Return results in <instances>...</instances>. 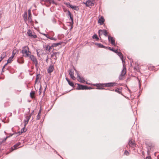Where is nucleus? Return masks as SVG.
Returning <instances> with one entry per match:
<instances>
[{"label":"nucleus","mask_w":159,"mask_h":159,"mask_svg":"<svg viewBox=\"0 0 159 159\" xmlns=\"http://www.w3.org/2000/svg\"><path fill=\"white\" fill-rule=\"evenodd\" d=\"M21 52L23 56L27 57H29L31 54V52L29 51L28 47L27 46L23 47Z\"/></svg>","instance_id":"nucleus-1"},{"label":"nucleus","mask_w":159,"mask_h":159,"mask_svg":"<svg viewBox=\"0 0 159 159\" xmlns=\"http://www.w3.org/2000/svg\"><path fill=\"white\" fill-rule=\"evenodd\" d=\"M95 3V0H89L86 2H83V3L85 4L87 7H89L94 6Z\"/></svg>","instance_id":"nucleus-2"},{"label":"nucleus","mask_w":159,"mask_h":159,"mask_svg":"<svg viewBox=\"0 0 159 159\" xmlns=\"http://www.w3.org/2000/svg\"><path fill=\"white\" fill-rule=\"evenodd\" d=\"M30 60L35 64V66L37 67L38 66V63L36 58L33 55H30L28 57Z\"/></svg>","instance_id":"nucleus-3"},{"label":"nucleus","mask_w":159,"mask_h":159,"mask_svg":"<svg viewBox=\"0 0 159 159\" xmlns=\"http://www.w3.org/2000/svg\"><path fill=\"white\" fill-rule=\"evenodd\" d=\"M126 73V69L124 63H123V68L120 75L119 76V78L120 79H122L123 77L125 75Z\"/></svg>","instance_id":"nucleus-4"},{"label":"nucleus","mask_w":159,"mask_h":159,"mask_svg":"<svg viewBox=\"0 0 159 159\" xmlns=\"http://www.w3.org/2000/svg\"><path fill=\"white\" fill-rule=\"evenodd\" d=\"M78 85V86L77 87L76 89L78 90H80V89H91L92 88L91 87H88L86 86H84L81 85H80L79 84H77Z\"/></svg>","instance_id":"nucleus-5"},{"label":"nucleus","mask_w":159,"mask_h":159,"mask_svg":"<svg viewBox=\"0 0 159 159\" xmlns=\"http://www.w3.org/2000/svg\"><path fill=\"white\" fill-rule=\"evenodd\" d=\"M108 40L114 46H115V40L113 37H111V36L108 35Z\"/></svg>","instance_id":"nucleus-6"},{"label":"nucleus","mask_w":159,"mask_h":159,"mask_svg":"<svg viewBox=\"0 0 159 159\" xmlns=\"http://www.w3.org/2000/svg\"><path fill=\"white\" fill-rule=\"evenodd\" d=\"M32 115V113L30 114L28 116H26L25 117L26 119L24 120L25 124L24 126H25L28 124L29 121Z\"/></svg>","instance_id":"nucleus-7"},{"label":"nucleus","mask_w":159,"mask_h":159,"mask_svg":"<svg viewBox=\"0 0 159 159\" xmlns=\"http://www.w3.org/2000/svg\"><path fill=\"white\" fill-rule=\"evenodd\" d=\"M27 34L28 35L32 38H36L37 37V36L36 35H33L31 30H28Z\"/></svg>","instance_id":"nucleus-8"},{"label":"nucleus","mask_w":159,"mask_h":159,"mask_svg":"<svg viewBox=\"0 0 159 159\" xmlns=\"http://www.w3.org/2000/svg\"><path fill=\"white\" fill-rule=\"evenodd\" d=\"M128 144L130 147L133 148L135 147L136 145L134 141L132 139L129 140Z\"/></svg>","instance_id":"nucleus-9"},{"label":"nucleus","mask_w":159,"mask_h":159,"mask_svg":"<svg viewBox=\"0 0 159 159\" xmlns=\"http://www.w3.org/2000/svg\"><path fill=\"white\" fill-rule=\"evenodd\" d=\"M69 73L70 77L73 80H75L76 79V78L74 76V71L72 70L71 69H70L69 71Z\"/></svg>","instance_id":"nucleus-10"},{"label":"nucleus","mask_w":159,"mask_h":159,"mask_svg":"<svg viewBox=\"0 0 159 159\" xmlns=\"http://www.w3.org/2000/svg\"><path fill=\"white\" fill-rule=\"evenodd\" d=\"M98 32L99 35L101 33H102V34H103L106 37L107 36V31L105 30H98Z\"/></svg>","instance_id":"nucleus-11"},{"label":"nucleus","mask_w":159,"mask_h":159,"mask_svg":"<svg viewBox=\"0 0 159 159\" xmlns=\"http://www.w3.org/2000/svg\"><path fill=\"white\" fill-rule=\"evenodd\" d=\"M116 83H108L104 84L103 85H104L105 86L107 87H113L115 85V84Z\"/></svg>","instance_id":"nucleus-12"},{"label":"nucleus","mask_w":159,"mask_h":159,"mask_svg":"<svg viewBox=\"0 0 159 159\" xmlns=\"http://www.w3.org/2000/svg\"><path fill=\"white\" fill-rule=\"evenodd\" d=\"M77 77L78 78V80L80 82L82 83H84L85 82V81L83 77H81L79 75L78 73H77Z\"/></svg>","instance_id":"nucleus-13"},{"label":"nucleus","mask_w":159,"mask_h":159,"mask_svg":"<svg viewBox=\"0 0 159 159\" xmlns=\"http://www.w3.org/2000/svg\"><path fill=\"white\" fill-rule=\"evenodd\" d=\"M59 54V53L58 52H54L51 55V57L53 59H54L56 61L57 59V55Z\"/></svg>","instance_id":"nucleus-14"},{"label":"nucleus","mask_w":159,"mask_h":159,"mask_svg":"<svg viewBox=\"0 0 159 159\" xmlns=\"http://www.w3.org/2000/svg\"><path fill=\"white\" fill-rule=\"evenodd\" d=\"M21 143L20 142H18L14 145L13 147L11 148V149L12 150H15L16 149H17L20 147H19Z\"/></svg>","instance_id":"nucleus-15"},{"label":"nucleus","mask_w":159,"mask_h":159,"mask_svg":"<svg viewBox=\"0 0 159 159\" xmlns=\"http://www.w3.org/2000/svg\"><path fill=\"white\" fill-rule=\"evenodd\" d=\"M54 70V67L52 65H51L48 68V73H51Z\"/></svg>","instance_id":"nucleus-16"},{"label":"nucleus","mask_w":159,"mask_h":159,"mask_svg":"<svg viewBox=\"0 0 159 159\" xmlns=\"http://www.w3.org/2000/svg\"><path fill=\"white\" fill-rule=\"evenodd\" d=\"M69 6L71 8L76 11L79 10V8L76 6H73L72 5L69 4Z\"/></svg>","instance_id":"nucleus-17"},{"label":"nucleus","mask_w":159,"mask_h":159,"mask_svg":"<svg viewBox=\"0 0 159 159\" xmlns=\"http://www.w3.org/2000/svg\"><path fill=\"white\" fill-rule=\"evenodd\" d=\"M104 21V18L103 17H101L98 20V23L100 25H102L103 24Z\"/></svg>","instance_id":"nucleus-18"},{"label":"nucleus","mask_w":159,"mask_h":159,"mask_svg":"<svg viewBox=\"0 0 159 159\" xmlns=\"http://www.w3.org/2000/svg\"><path fill=\"white\" fill-rule=\"evenodd\" d=\"M120 57L121 59L122 60V62H124V60L123 59V55L120 52H118L117 53H116Z\"/></svg>","instance_id":"nucleus-19"},{"label":"nucleus","mask_w":159,"mask_h":159,"mask_svg":"<svg viewBox=\"0 0 159 159\" xmlns=\"http://www.w3.org/2000/svg\"><path fill=\"white\" fill-rule=\"evenodd\" d=\"M66 80L68 82L69 84L71 86L73 87L74 86V84L71 82H70V80L67 78H66Z\"/></svg>","instance_id":"nucleus-20"},{"label":"nucleus","mask_w":159,"mask_h":159,"mask_svg":"<svg viewBox=\"0 0 159 159\" xmlns=\"http://www.w3.org/2000/svg\"><path fill=\"white\" fill-rule=\"evenodd\" d=\"M25 126H24V127L21 129V132L19 131L18 132V133L19 135L21 134L22 133H24L26 131V129L25 128Z\"/></svg>","instance_id":"nucleus-21"},{"label":"nucleus","mask_w":159,"mask_h":159,"mask_svg":"<svg viewBox=\"0 0 159 159\" xmlns=\"http://www.w3.org/2000/svg\"><path fill=\"white\" fill-rule=\"evenodd\" d=\"M152 148V145L148 146L147 147L148 153L150 151V150Z\"/></svg>","instance_id":"nucleus-22"},{"label":"nucleus","mask_w":159,"mask_h":159,"mask_svg":"<svg viewBox=\"0 0 159 159\" xmlns=\"http://www.w3.org/2000/svg\"><path fill=\"white\" fill-rule=\"evenodd\" d=\"M24 18V19L25 21L26 22V20H28L27 14L26 12H25L24 14V16L23 17Z\"/></svg>","instance_id":"nucleus-23"},{"label":"nucleus","mask_w":159,"mask_h":159,"mask_svg":"<svg viewBox=\"0 0 159 159\" xmlns=\"http://www.w3.org/2000/svg\"><path fill=\"white\" fill-rule=\"evenodd\" d=\"M18 62L20 63H22L24 62V60L22 58H21L18 60Z\"/></svg>","instance_id":"nucleus-24"},{"label":"nucleus","mask_w":159,"mask_h":159,"mask_svg":"<svg viewBox=\"0 0 159 159\" xmlns=\"http://www.w3.org/2000/svg\"><path fill=\"white\" fill-rule=\"evenodd\" d=\"M95 44L98 46V47L101 48H104V46L102 45L101 43H95Z\"/></svg>","instance_id":"nucleus-25"},{"label":"nucleus","mask_w":159,"mask_h":159,"mask_svg":"<svg viewBox=\"0 0 159 159\" xmlns=\"http://www.w3.org/2000/svg\"><path fill=\"white\" fill-rule=\"evenodd\" d=\"M34 94L35 93L34 91L30 93V96L32 98H34Z\"/></svg>","instance_id":"nucleus-26"},{"label":"nucleus","mask_w":159,"mask_h":159,"mask_svg":"<svg viewBox=\"0 0 159 159\" xmlns=\"http://www.w3.org/2000/svg\"><path fill=\"white\" fill-rule=\"evenodd\" d=\"M13 58L12 57H10L7 61V63H10L12 61Z\"/></svg>","instance_id":"nucleus-27"},{"label":"nucleus","mask_w":159,"mask_h":159,"mask_svg":"<svg viewBox=\"0 0 159 159\" xmlns=\"http://www.w3.org/2000/svg\"><path fill=\"white\" fill-rule=\"evenodd\" d=\"M28 20L29 22L31 23L32 22V20L31 18V16H29L28 18Z\"/></svg>","instance_id":"nucleus-28"},{"label":"nucleus","mask_w":159,"mask_h":159,"mask_svg":"<svg viewBox=\"0 0 159 159\" xmlns=\"http://www.w3.org/2000/svg\"><path fill=\"white\" fill-rule=\"evenodd\" d=\"M17 52H18V50L17 49H15L13 51L12 54L15 55Z\"/></svg>","instance_id":"nucleus-29"},{"label":"nucleus","mask_w":159,"mask_h":159,"mask_svg":"<svg viewBox=\"0 0 159 159\" xmlns=\"http://www.w3.org/2000/svg\"><path fill=\"white\" fill-rule=\"evenodd\" d=\"M45 48L46 50L49 51L51 47L49 45H47L46 46Z\"/></svg>","instance_id":"nucleus-30"},{"label":"nucleus","mask_w":159,"mask_h":159,"mask_svg":"<svg viewBox=\"0 0 159 159\" xmlns=\"http://www.w3.org/2000/svg\"><path fill=\"white\" fill-rule=\"evenodd\" d=\"M93 39H96L97 40H98L99 39V38H98L97 35L96 34H94L93 36Z\"/></svg>","instance_id":"nucleus-31"},{"label":"nucleus","mask_w":159,"mask_h":159,"mask_svg":"<svg viewBox=\"0 0 159 159\" xmlns=\"http://www.w3.org/2000/svg\"><path fill=\"white\" fill-rule=\"evenodd\" d=\"M120 90L119 88H117L115 90V92L118 93H121V91H120Z\"/></svg>","instance_id":"nucleus-32"},{"label":"nucleus","mask_w":159,"mask_h":159,"mask_svg":"<svg viewBox=\"0 0 159 159\" xmlns=\"http://www.w3.org/2000/svg\"><path fill=\"white\" fill-rule=\"evenodd\" d=\"M41 78V76L40 74H38L36 75V79L37 80H39Z\"/></svg>","instance_id":"nucleus-33"},{"label":"nucleus","mask_w":159,"mask_h":159,"mask_svg":"<svg viewBox=\"0 0 159 159\" xmlns=\"http://www.w3.org/2000/svg\"><path fill=\"white\" fill-rule=\"evenodd\" d=\"M40 111L39 113H38V115H37V116L36 119L37 120H39L40 118Z\"/></svg>","instance_id":"nucleus-34"},{"label":"nucleus","mask_w":159,"mask_h":159,"mask_svg":"<svg viewBox=\"0 0 159 159\" xmlns=\"http://www.w3.org/2000/svg\"><path fill=\"white\" fill-rule=\"evenodd\" d=\"M61 43H54L53 44V46L55 47H56L58 46L59 45H60Z\"/></svg>","instance_id":"nucleus-35"},{"label":"nucleus","mask_w":159,"mask_h":159,"mask_svg":"<svg viewBox=\"0 0 159 159\" xmlns=\"http://www.w3.org/2000/svg\"><path fill=\"white\" fill-rule=\"evenodd\" d=\"M124 154H125L126 155H128L129 154V152L128 151L126 150L124 152Z\"/></svg>","instance_id":"nucleus-36"},{"label":"nucleus","mask_w":159,"mask_h":159,"mask_svg":"<svg viewBox=\"0 0 159 159\" xmlns=\"http://www.w3.org/2000/svg\"><path fill=\"white\" fill-rule=\"evenodd\" d=\"M99 85L98 84H96V86L98 87V88H97V89H102L103 88H100L98 86Z\"/></svg>","instance_id":"nucleus-37"},{"label":"nucleus","mask_w":159,"mask_h":159,"mask_svg":"<svg viewBox=\"0 0 159 159\" xmlns=\"http://www.w3.org/2000/svg\"><path fill=\"white\" fill-rule=\"evenodd\" d=\"M70 18L71 20V22L73 23V16H70Z\"/></svg>","instance_id":"nucleus-38"},{"label":"nucleus","mask_w":159,"mask_h":159,"mask_svg":"<svg viewBox=\"0 0 159 159\" xmlns=\"http://www.w3.org/2000/svg\"><path fill=\"white\" fill-rule=\"evenodd\" d=\"M28 14L29 16H31V12L30 10H29L28 11Z\"/></svg>","instance_id":"nucleus-39"},{"label":"nucleus","mask_w":159,"mask_h":159,"mask_svg":"<svg viewBox=\"0 0 159 159\" xmlns=\"http://www.w3.org/2000/svg\"><path fill=\"white\" fill-rule=\"evenodd\" d=\"M68 16L70 17L72 16L71 13L69 11H68Z\"/></svg>","instance_id":"nucleus-40"},{"label":"nucleus","mask_w":159,"mask_h":159,"mask_svg":"<svg viewBox=\"0 0 159 159\" xmlns=\"http://www.w3.org/2000/svg\"><path fill=\"white\" fill-rule=\"evenodd\" d=\"M4 56H3L2 55L0 57V59H1V60H2L4 58Z\"/></svg>","instance_id":"nucleus-41"},{"label":"nucleus","mask_w":159,"mask_h":159,"mask_svg":"<svg viewBox=\"0 0 159 159\" xmlns=\"http://www.w3.org/2000/svg\"><path fill=\"white\" fill-rule=\"evenodd\" d=\"M44 35L46 36L47 38H49V37H48V35H46V34H43Z\"/></svg>","instance_id":"nucleus-42"},{"label":"nucleus","mask_w":159,"mask_h":159,"mask_svg":"<svg viewBox=\"0 0 159 159\" xmlns=\"http://www.w3.org/2000/svg\"><path fill=\"white\" fill-rule=\"evenodd\" d=\"M109 49L113 51H114V49L113 48L112 49L111 47H109Z\"/></svg>","instance_id":"nucleus-43"},{"label":"nucleus","mask_w":159,"mask_h":159,"mask_svg":"<svg viewBox=\"0 0 159 159\" xmlns=\"http://www.w3.org/2000/svg\"><path fill=\"white\" fill-rule=\"evenodd\" d=\"M114 52H115L116 53H117L118 51L117 50H114V51H113Z\"/></svg>","instance_id":"nucleus-44"},{"label":"nucleus","mask_w":159,"mask_h":159,"mask_svg":"<svg viewBox=\"0 0 159 159\" xmlns=\"http://www.w3.org/2000/svg\"><path fill=\"white\" fill-rule=\"evenodd\" d=\"M41 87H40V89H39V95H40V94H41Z\"/></svg>","instance_id":"nucleus-45"},{"label":"nucleus","mask_w":159,"mask_h":159,"mask_svg":"<svg viewBox=\"0 0 159 159\" xmlns=\"http://www.w3.org/2000/svg\"><path fill=\"white\" fill-rule=\"evenodd\" d=\"M48 56H47V59L46 60V61L47 62H48Z\"/></svg>","instance_id":"nucleus-46"},{"label":"nucleus","mask_w":159,"mask_h":159,"mask_svg":"<svg viewBox=\"0 0 159 159\" xmlns=\"http://www.w3.org/2000/svg\"><path fill=\"white\" fill-rule=\"evenodd\" d=\"M146 159H151V157H147L146 158Z\"/></svg>","instance_id":"nucleus-47"},{"label":"nucleus","mask_w":159,"mask_h":159,"mask_svg":"<svg viewBox=\"0 0 159 159\" xmlns=\"http://www.w3.org/2000/svg\"><path fill=\"white\" fill-rule=\"evenodd\" d=\"M37 54L38 55V56H39V52H38V50H37Z\"/></svg>","instance_id":"nucleus-48"},{"label":"nucleus","mask_w":159,"mask_h":159,"mask_svg":"<svg viewBox=\"0 0 159 159\" xmlns=\"http://www.w3.org/2000/svg\"><path fill=\"white\" fill-rule=\"evenodd\" d=\"M138 80H139V87H140V81H139V79H138Z\"/></svg>","instance_id":"nucleus-49"},{"label":"nucleus","mask_w":159,"mask_h":159,"mask_svg":"<svg viewBox=\"0 0 159 159\" xmlns=\"http://www.w3.org/2000/svg\"><path fill=\"white\" fill-rule=\"evenodd\" d=\"M38 80H37L36 79V80H35V84H36L37 83Z\"/></svg>","instance_id":"nucleus-50"},{"label":"nucleus","mask_w":159,"mask_h":159,"mask_svg":"<svg viewBox=\"0 0 159 159\" xmlns=\"http://www.w3.org/2000/svg\"><path fill=\"white\" fill-rule=\"evenodd\" d=\"M14 56H15L14 55H13V54H12V55L11 56V57H12V58H13Z\"/></svg>","instance_id":"nucleus-51"},{"label":"nucleus","mask_w":159,"mask_h":159,"mask_svg":"<svg viewBox=\"0 0 159 159\" xmlns=\"http://www.w3.org/2000/svg\"><path fill=\"white\" fill-rule=\"evenodd\" d=\"M8 137H6V138L4 139V141H6V139H7V138Z\"/></svg>","instance_id":"nucleus-52"},{"label":"nucleus","mask_w":159,"mask_h":159,"mask_svg":"<svg viewBox=\"0 0 159 159\" xmlns=\"http://www.w3.org/2000/svg\"><path fill=\"white\" fill-rule=\"evenodd\" d=\"M8 63H7H7H6V64L4 65V66H6V65H7V64Z\"/></svg>","instance_id":"nucleus-53"},{"label":"nucleus","mask_w":159,"mask_h":159,"mask_svg":"<svg viewBox=\"0 0 159 159\" xmlns=\"http://www.w3.org/2000/svg\"><path fill=\"white\" fill-rule=\"evenodd\" d=\"M8 63H7H7H6V64L4 65V66H6V65H7V64Z\"/></svg>","instance_id":"nucleus-54"},{"label":"nucleus","mask_w":159,"mask_h":159,"mask_svg":"<svg viewBox=\"0 0 159 159\" xmlns=\"http://www.w3.org/2000/svg\"><path fill=\"white\" fill-rule=\"evenodd\" d=\"M47 1L50 2L51 0H46Z\"/></svg>","instance_id":"nucleus-55"},{"label":"nucleus","mask_w":159,"mask_h":159,"mask_svg":"<svg viewBox=\"0 0 159 159\" xmlns=\"http://www.w3.org/2000/svg\"><path fill=\"white\" fill-rule=\"evenodd\" d=\"M49 39H54L53 38H50Z\"/></svg>","instance_id":"nucleus-56"},{"label":"nucleus","mask_w":159,"mask_h":159,"mask_svg":"<svg viewBox=\"0 0 159 159\" xmlns=\"http://www.w3.org/2000/svg\"><path fill=\"white\" fill-rule=\"evenodd\" d=\"M5 66L4 65V66H3V67L2 69H4V68H5Z\"/></svg>","instance_id":"nucleus-57"},{"label":"nucleus","mask_w":159,"mask_h":159,"mask_svg":"<svg viewBox=\"0 0 159 159\" xmlns=\"http://www.w3.org/2000/svg\"><path fill=\"white\" fill-rule=\"evenodd\" d=\"M2 72H4V71H3V69H2Z\"/></svg>","instance_id":"nucleus-58"},{"label":"nucleus","mask_w":159,"mask_h":159,"mask_svg":"<svg viewBox=\"0 0 159 159\" xmlns=\"http://www.w3.org/2000/svg\"><path fill=\"white\" fill-rule=\"evenodd\" d=\"M2 60H1V59H0V61H1Z\"/></svg>","instance_id":"nucleus-59"},{"label":"nucleus","mask_w":159,"mask_h":159,"mask_svg":"<svg viewBox=\"0 0 159 159\" xmlns=\"http://www.w3.org/2000/svg\"><path fill=\"white\" fill-rule=\"evenodd\" d=\"M2 143L0 142V144H1Z\"/></svg>","instance_id":"nucleus-60"},{"label":"nucleus","mask_w":159,"mask_h":159,"mask_svg":"<svg viewBox=\"0 0 159 159\" xmlns=\"http://www.w3.org/2000/svg\"><path fill=\"white\" fill-rule=\"evenodd\" d=\"M45 90H46V89H45L44 90V92L45 91Z\"/></svg>","instance_id":"nucleus-61"},{"label":"nucleus","mask_w":159,"mask_h":159,"mask_svg":"<svg viewBox=\"0 0 159 159\" xmlns=\"http://www.w3.org/2000/svg\"><path fill=\"white\" fill-rule=\"evenodd\" d=\"M134 69H136V68L135 67L134 68Z\"/></svg>","instance_id":"nucleus-62"},{"label":"nucleus","mask_w":159,"mask_h":159,"mask_svg":"<svg viewBox=\"0 0 159 159\" xmlns=\"http://www.w3.org/2000/svg\"><path fill=\"white\" fill-rule=\"evenodd\" d=\"M23 145H22L21 146H20V147H22V146H23Z\"/></svg>","instance_id":"nucleus-63"}]
</instances>
